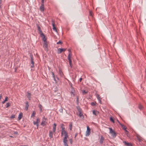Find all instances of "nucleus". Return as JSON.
<instances>
[{"label":"nucleus","mask_w":146,"mask_h":146,"mask_svg":"<svg viewBox=\"0 0 146 146\" xmlns=\"http://www.w3.org/2000/svg\"><path fill=\"white\" fill-rule=\"evenodd\" d=\"M109 129L110 130V133L111 134L113 137L115 138L116 136V133L112 129V128L110 127Z\"/></svg>","instance_id":"obj_1"},{"label":"nucleus","mask_w":146,"mask_h":146,"mask_svg":"<svg viewBox=\"0 0 146 146\" xmlns=\"http://www.w3.org/2000/svg\"><path fill=\"white\" fill-rule=\"evenodd\" d=\"M71 52L70 51L69 52V54L68 55V60L69 63L70 64V66L71 67H72V61L71 59Z\"/></svg>","instance_id":"obj_2"},{"label":"nucleus","mask_w":146,"mask_h":146,"mask_svg":"<svg viewBox=\"0 0 146 146\" xmlns=\"http://www.w3.org/2000/svg\"><path fill=\"white\" fill-rule=\"evenodd\" d=\"M87 129L86 131V136H88L90 134V130L88 126H87Z\"/></svg>","instance_id":"obj_3"},{"label":"nucleus","mask_w":146,"mask_h":146,"mask_svg":"<svg viewBox=\"0 0 146 146\" xmlns=\"http://www.w3.org/2000/svg\"><path fill=\"white\" fill-rule=\"evenodd\" d=\"M33 55L32 54H31L30 55V57L31 58V64L32 65L31 66V68H33L34 67V59L33 58Z\"/></svg>","instance_id":"obj_4"},{"label":"nucleus","mask_w":146,"mask_h":146,"mask_svg":"<svg viewBox=\"0 0 146 146\" xmlns=\"http://www.w3.org/2000/svg\"><path fill=\"white\" fill-rule=\"evenodd\" d=\"M68 137H64L63 139V142L64 143V146H68L67 143V138Z\"/></svg>","instance_id":"obj_5"},{"label":"nucleus","mask_w":146,"mask_h":146,"mask_svg":"<svg viewBox=\"0 0 146 146\" xmlns=\"http://www.w3.org/2000/svg\"><path fill=\"white\" fill-rule=\"evenodd\" d=\"M43 47H44V50L46 51H48V44H47V42H44Z\"/></svg>","instance_id":"obj_6"},{"label":"nucleus","mask_w":146,"mask_h":146,"mask_svg":"<svg viewBox=\"0 0 146 146\" xmlns=\"http://www.w3.org/2000/svg\"><path fill=\"white\" fill-rule=\"evenodd\" d=\"M63 135H64V137H68V133L66 131L61 132V136H62Z\"/></svg>","instance_id":"obj_7"},{"label":"nucleus","mask_w":146,"mask_h":146,"mask_svg":"<svg viewBox=\"0 0 146 146\" xmlns=\"http://www.w3.org/2000/svg\"><path fill=\"white\" fill-rule=\"evenodd\" d=\"M46 118L45 116H44L42 118V121L41 123V125H45L46 124Z\"/></svg>","instance_id":"obj_8"},{"label":"nucleus","mask_w":146,"mask_h":146,"mask_svg":"<svg viewBox=\"0 0 146 146\" xmlns=\"http://www.w3.org/2000/svg\"><path fill=\"white\" fill-rule=\"evenodd\" d=\"M66 49H63V48H58V54L66 50Z\"/></svg>","instance_id":"obj_9"},{"label":"nucleus","mask_w":146,"mask_h":146,"mask_svg":"<svg viewBox=\"0 0 146 146\" xmlns=\"http://www.w3.org/2000/svg\"><path fill=\"white\" fill-rule=\"evenodd\" d=\"M123 143L125 146H132V144L131 143L127 142L125 141H123Z\"/></svg>","instance_id":"obj_10"},{"label":"nucleus","mask_w":146,"mask_h":146,"mask_svg":"<svg viewBox=\"0 0 146 146\" xmlns=\"http://www.w3.org/2000/svg\"><path fill=\"white\" fill-rule=\"evenodd\" d=\"M40 36L42 37V40L44 41V42H47L46 41V39L45 37V36L43 33H42V34H41Z\"/></svg>","instance_id":"obj_11"},{"label":"nucleus","mask_w":146,"mask_h":146,"mask_svg":"<svg viewBox=\"0 0 146 146\" xmlns=\"http://www.w3.org/2000/svg\"><path fill=\"white\" fill-rule=\"evenodd\" d=\"M52 29L54 31L57 32V30L56 28L55 27V23L54 22H52Z\"/></svg>","instance_id":"obj_12"},{"label":"nucleus","mask_w":146,"mask_h":146,"mask_svg":"<svg viewBox=\"0 0 146 146\" xmlns=\"http://www.w3.org/2000/svg\"><path fill=\"white\" fill-rule=\"evenodd\" d=\"M40 9L41 11H44V5L41 4V5L40 7Z\"/></svg>","instance_id":"obj_13"},{"label":"nucleus","mask_w":146,"mask_h":146,"mask_svg":"<svg viewBox=\"0 0 146 146\" xmlns=\"http://www.w3.org/2000/svg\"><path fill=\"white\" fill-rule=\"evenodd\" d=\"M37 26L38 27V30L39 31V33L41 35L42 34V33H43L42 31L41 30L40 27L38 25H37Z\"/></svg>","instance_id":"obj_14"},{"label":"nucleus","mask_w":146,"mask_h":146,"mask_svg":"<svg viewBox=\"0 0 146 146\" xmlns=\"http://www.w3.org/2000/svg\"><path fill=\"white\" fill-rule=\"evenodd\" d=\"M75 90L72 87L71 88V95L72 94L73 96H75V94H74Z\"/></svg>","instance_id":"obj_15"},{"label":"nucleus","mask_w":146,"mask_h":146,"mask_svg":"<svg viewBox=\"0 0 146 146\" xmlns=\"http://www.w3.org/2000/svg\"><path fill=\"white\" fill-rule=\"evenodd\" d=\"M104 138L102 136H101V138L100 139V143L102 144L103 143V141L104 140Z\"/></svg>","instance_id":"obj_16"},{"label":"nucleus","mask_w":146,"mask_h":146,"mask_svg":"<svg viewBox=\"0 0 146 146\" xmlns=\"http://www.w3.org/2000/svg\"><path fill=\"white\" fill-rule=\"evenodd\" d=\"M118 123H119V124L121 126L122 128L124 130L126 129V126H125L123 125L122 124L120 123L119 121H118Z\"/></svg>","instance_id":"obj_17"},{"label":"nucleus","mask_w":146,"mask_h":146,"mask_svg":"<svg viewBox=\"0 0 146 146\" xmlns=\"http://www.w3.org/2000/svg\"><path fill=\"white\" fill-rule=\"evenodd\" d=\"M31 94L29 92H27V97L28 98L29 100H31Z\"/></svg>","instance_id":"obj_18"},{"label":"nucleus","mask_w":146,"mask_h":146,"mask_svg":"<svg viewBox=\"0 0 146 146\" xmlns=\"http://www.w3.org/2000/svg\"><path fill=\"white\" fill-rule=\"evenodd\" d=\"M49 135L50 138H52L53 137V133L52 131H49Z\"/></svg>","instance_id":"obj_19"},{"label":"nucleus","mask_w":146,"mask_h":146,"mask_svg":"<svg viewBox=\"0 0 146 146\" xmlns=\"http://www.w3.org/2000/svg\"><path fill=\"white\" fill-rule=\"evenodd\" d=\"M29 106L28 102H26L25 104V110H27L28 109V107Z\"/></svg>","instance_id":"obj_20"},{"label":"nucleus","mask_w":146,"mask_h":146,"mask_svg":"<svg viewBox=\"0 0 146 146\" xmlns=\"http://www.w3.org/2000/svg\"><path fill=\"white\" fill-rule=\"evenodd\" d=\"M99 112L98 111H96L95 110H93V113L94 115H97L98 113Z\"/></svg>","instance_id":"obj_21"},{"label":"nucleus","mask_w":146,"mask_h":146,"mask_svg":"<svg viewBox=\"0 0 146 146\" xmlns=\"http://www.w3.org/2000/svg\"><path fill=\"white\" fill-rule=\"evenodd\" d=\"M56 127V125L54 123L53 125V132H54L55 131Z\"/></svg>","instance_id":"obj_22"},{"label":"nucleus","mask_w":146,"mask_h":146,"mask_svg":"<svg viewBox=\"0 0 146 146\" xmlns=\"http://www.w3.org/2000/svg\"><path fill=\"white\" fill-rule=\"evenodd\" d=\"M59 74L61 77H63L64 75L63 72L60 70L59 71Z\"/></svg>","instance_id":"obj_23"},{"label":"nucleus","mask_w":146,"mask_h":146,"mask_svg":"<svg viewBox=\"0 0 146 146\" xmlns=\"http://www.w3.org/2000/svg\"><path fill=\"white\" fill-rule=\"evenodd\" d=\"M22 117H23L22 113H20L19 114V116L18 117L19 120L21 119L22 118Z\"/></svg>","instance_id":"obj_24"},{"label":"nucleus","mask_w":146,"mask_h":146,"mask_svg":"<svg viewBox=\"0 0 146 146\" xmlns=\"http://www.w3.org/2000/svg\"><path fill=\"white\" fill-rule=\"evenodd\" d=\"M79 115L80 117L81 118H83L84 117L83 113H82V112H80V113H79Z\"/></svg>","instance_id":"obj_25"},{"label":"nucleus","mask_w":146,"mask_h":146,"mask_svg":"<svg viewBox=\"0 0 146 146\" xmlns=\"http://www.w3.org/2000/svg\"><path fill=\"white\" fill-rule=\"evenodd\" d=\"M69 126V129H70V130H71L72 129V123H70Z\"/></svg>","instance_id":"obj_26"},{"label":"nucleus","mask_w":146,"mask_h":146,"mask_svg":"<svg viewBox=\"0 0 146 146\" xmlns=\"http://www.w3.org/2000/svg\"><path fill=\"white\" fill-rule=\"evenodd\" d=\"M33 124L35 125H36L37 127V128H38V126L39 125V124L38 123H37V122L35 121H34Z\"/></svg>","instance_id":"obj_27"},{"label":"nucleus","mask_w":146,"mask_h":146,"mask_svg":"<svg viewBox=\"0 0 146 146\" xmlns=\"http://www.w3.org/2000/svg\"><path fill=\"white\" fill-rule=\"evenodd\" d=\"M36 114V112L35 111H34L31 115V117H33L35 116Z\"/></svg>","instance_id":"obj_28"},{"label":"nucleus","mask_w":146,"mask_h":146,"mask_svg":"<svg viewBox=\"0 0 146 146\" xmlns=\"http://www.w3.org/2000/svg\"><path fill=\"white\" fill-rule=\"evenodd\" d=\"M139 108L140 110H142L143 108V107L140 104L139 106Z\"/></svg>","instance_id":"obj_29"},{"label":"nucleus","mask_w":146,"mask_h":146,"mask_svg":"<svg viewBox=\"0 0 146 146\" xmlns=\"http://www.w3.org/2000/svg\"><path fill=\"white\" fill-rule=\"evenodd\" d=\"M15 117V115H11V119H13Z\"/></svg>","instance_id":"obj_30"},{"label":"nucleus","mask_w":146,"mask_h":146,"mask_svg":"<svg viewBox=\"0 0 146 146\" xmlns=\"http://www.w3.org/2000/svg\"><path fill=\"white\" fill-rule=\"evenodd\" d=\"M42 106L41 105H40L39 106V108H40V111L41 112H42Z\"/></svg>","instance_id":"obj_31"},{"label":"nucleus","mask_w":146,"mask_h":146,"mask_svg":"<svg viewBox=\"0 0 146 146\" xmlns=\"http://www.w3.org/2000/svg\"><path fill=\"white\" fill-rule=\"evenodd\" d=\"M10 106V104L9 103H7L6 105V108H7L9 106Z\"/></svg>","instance_id":"obj_32"},{"label":"nucleus","mask_w":146,"mask_h":146,"mask_svg":"<svg viewBox=\"0 0 146 146\" xmlns=\"http://www.w3.org/2000/svg\"><path fill=\"white\" fill-rule=\"evenodd\" d=\"M110 120L113 122V123H114V121L113 119V118L112 117H110Z\"/></svg>","instance_id":"obj_33"},{"label":"nucleus","mask_w":146,"mask_h":146,"mask_svg":"<svg viewBox=\"0 0 146 146\" xmlns=\"http://www.w3.org/2000/svg\"><path fill=\"white\" fill-rule=\"evenodd\" d=\"M83 94H86L88 93L87 91H86L85 90H84L82 92Z\"/></svg>","instance_id":"obj_34"},{"label":"nucleus","mask_w":146,"mask_h":146,"mask_svg":"<svg viewBox=\"0 0 146 146\" xmlns=\"http://www.w3.org/2000/svg\"><path fill=\"white\" fill-rule=\"evenodd\" d=\"M62 42L60 40H59L58 42H57V44H62Z\"/></svg>","instance_id":"obj_35"},{"label":"nucleus","mask_w":146,"mask_h":146,"mask_svg":"<svg viewBox=\"0 0 146 146\" xmlns=\"http://www.w3.org/2000/svg\"><path fill=\"white\" fill-rule=\"evenodd\" d=\"M91 105L92 106H95L96 105V104L94 102H92L91 103Z\"/></svg>","instance_id":"obj_36"},{"label":"nucleus","mask_w":146,"mask_h":146,"mask_svg":"<svg viewBox=\"0 0 146 146\" xmlns=\"http://www.w3.org/2000/svg\"><path fill=\"white\" fill-rule=\"evenodd\" d=\"M39 121V118H38L36 119V122H37V123H38Z\"/></svg>","instance_id":"obj_37"},{"label":"nucleus","mask_w":146,"mask_h":146,"mask_svg":"<svg viewBox=\"0 0 146 146\" xmlns=\"http://www.w3.org/2000/svg\"><path fill=\"white\" fill-rule=\"evenodd\" d=\"M69 141H70V144H72V139H70Z\"/></svg>","instance_id":"obj_38"},{"label":"nucleus","mask_w":146,"mask_h":146,"mask_svg":"<svg viewBox=\"0 0 146 146\" xmlns=\"http://www.w3.org/2000/svg\"><path fill=\"white\" fill-rule=\"evenodd\" d=\"M8 98L7 97H6L5 98V102H6L8 100Z\"/></svg>","instance_id":"obj_39"},{"label":"nucleus","mask_w":146,"mask_h":146,"mask_svg":"<svg viewBox=\"0 0 146 146\" xmlns=\"http://www.w3.org/2000/svg\"><path fill=\"white\" fill-rule=\"evenodd\" d=\"M61 127L62 129V128H64V124H62L61 125Z\"/></svg>","instance_id":"obj_40"},{"label":"nucleus","mask_w":146,"mask_h":146,"mask_svg":"<svg viewBox=\"0 0 146 146\" xmlns=\"http://www.w3.org/2000/svg\"><path fill=\"white\" fill-rule=\"evenodd\" d=\"M59 111L60 112L62 113L63 112V109L62 108H61L59 110Z\"/></svg>","instance_id":"obj_41"},{"label":"nucleus","mask_w":146,"mask_h":146,"mask_svg":"<svg viewBox=\"0 0 146 146\" xmlns=\"http://www.w3.org/2000/svg\"><path fill=\"white\" fill-rule=\"evenodd\" d=\"M66 131L65 130V128H62V130H61V132H63V131Z\"/></svg>","instance_id":"obj_42"},{"label":"nucleus","mask_w":146,"mask_h":146,"mask_svg":"<svg viewBox=\"0 0 146 146\" xmlns=\"http://www.w3.org/2000/svg\"><path fill=\"white\" fill-rule=\"evenodd\" d=\"M44 0H41V4H42L43 5H44Z\"/></svg>","instance_id":"obj_43"},{"label":"nucleus","mask_w":146,"mask_h":146,"mask_svg":"<svg viewBox=\"0 0 146 146\" xmlns=\"http://www.w3.org/2000/svg\"><path fill=\"white\" fill-rule=\"evenodd\" d=\"M97 99H99V98H101L100 97V96H99V95L98 94H97Z\"/></svg>","instance_id":"obj_44"},{"label":"nucleus","mask_w":146,"mask_h":146,"mask_svg":"<svg viewBox=\"0 0 146 146\" xmlns=\"http://www.w3.org/2000/svg\"><path fill=\"white\" fill-rule=\"evenodd\" d=\"M98 100L99 101V102L101 104L102 101L101 100V98H99V99H98Z\"/></svg>","instance_id":"obj_45"},{"label":"nucleus","mask_w":146,"mask_h":146,"mask_svg":"<svg viewBox=\"0 0 146 146\" xmlns=\"http://www.w3.org/2000/svg\"><path fill=\"white\" fill-rule=\"evenodd\" d=\"M78 111L79 113H80V112H81L82 110L80 108H79V109H78Z\"/></svg>","instance_id":"obj_46"},{"label":"nucleus","mask_w":146,"mask_h":146,"mask_svg":"<svg viewBox=\"0 0 146 146\" xmlns=\"http://www.w3.org/2000/svg\"><path fill=\"white\" fill-rule=\"evenodd\" d=\"M78 111L79 113H80V112H81L82 110L80 108H79V109H78Z\"/></svg>","instance_id":"obj_47"},{"label":"nucleus","mask_w":146,"mask_h":146,"mask_svg":"<svg viewBox=\"0 0 146 146\" xmlns=\"http://www.w3.org/2000/svg\"><path fill=\"white\" fill-rule=\"evenodd\" d=\"M92 13L91 11H90L89 14H90V16H92Z\"/></svg>","instance_id":"obj_48"},{"label":"nucleus","mask_w":146,"mask_h":146,"mask_svg":"<svg viewBox=\"0 0 146 146\" xmlns=\"http://www.w3.org/2000/svg\"><path fill=\"white\" fill-rule=\"evenodd\" d=\"M52 75L53 77L54 78V77H55L54 74V73L53 72H52Z\"/></svg>","instance_id":"obj_49"},{"label":"nucleus","mask_w":146,"mask_h":146,"mask_svg":"<svg viewBox=\"0 0 146 146\" xmlns=\"http://www.w3.org/2000/svg\"><path fill=\"white\" fill-rule=\"evenodd\" d=\"M78 134V133H76V134H75V138L76 136Z\"/></svg>","instance_id":"obj_50"},{"label":"nucleus","mask_w":146,"mask_h":146,"mask_svg":"<svg viewBox=\"0 0 146 146\" xmlns=\"http://www.w3.org/2000/svg\"><path fill=\"white\" fill-rule=\"evenodd\" d=\"M125 130V131L127 133H126L127 134H128V132L126 130V129H124Z\"/></svg>","instance_id":"obj_51"},{"label":"nucleus","mask_w":146,"mask_h":146,"mask_svg":"<svg viewBox=\"0 0 146 146\" xmlns=\"http://www.w3.org/2000/svg\"><path fill=\"white\" fill-rule=\"evenodd\" d=\"M82 80V78H80V79H79V81L80 82H81Z\"/></svg>","instance_id":"obj_52"},{"label":"nucleus","mask_w":146,"mask_h":146,"mask_svg":"<svg viewBox=\"0 0 146 146\" xmlns=\"http://www.w3.org/2000/svg\"><path fill=\"white\" fill-rule=\"evenodd\" d=\"M54 78V80L56 82V83H57V82H56V80L55 78V77H54V78Z\"/></svg>","instance_id":"obj_53"},{"label":"nucleus","mask_w":146,"mask_h":146,"mask_svg":"<svg viewBox=\"0 0 146 146\" xmlns=\"http://www.w3.org/2000/svg\"><path fill=\"white\" fill-rule=\"evenodd\" d=\"M1 3H0V9H1Z\"/></svg>","instance_id":"obj_54"},{"label":"nucleus","mask_w":146,"mask_h":146,"mask_svg":"<svg viewBox=\"0 0 146 146\" xmlns=\"http://www.w3.org/2000/svg\"><path fill=\"white\" fill-rule=\"evenodd\" d=\"M14 133L15 134H17L18 133L17 132H15Z\"/></svg>","instance_id":"obj_55"},{"label":"nucleus","mask_w":146,"mask_h":146,"mask_svg":"<svg viewBox=\"0 0 146 146\" xmlns=\"http://www.w3.org/2000/svg\"><path fill=\"white\" fill-rule=\"evenodd\" d=\"M6 102H5V100H4L3 101V102L2 103L4 104V103Z\"/></svg>","instance_id":"obj_56"},{"label":"nucleus","mask_w":146,"mask_h":146,"mask_svg":"<svg viewBox=\"0 0 146 146\" xmlns=\"http://www.w3.org/2000/svg\"><path fill=\"white\" fill-rule=\"evenodd\" d=\"M77 100V102H78V98H77V100Z\"/></svg>","instance_id":"obj_57"},{"label":"nucleus","mask_w":146,"mask_h":146,"mask_svg":"<svg viewBox=\"0 0 146 146\" xmlns=\"http://www.w3.org/2000/svg\"><path fill=\"white\" fill-rule=\"evenodd\" d=\"M79 108H80L79 107H77V109H78H78H79Z\"/></svg>","instance_id":"obj_58"},{"label":"nucleus","mask_w":146,"mask_h":146,"mask_svg":"<svg viewBox=\"0 0 146 146\" xmlns=\"http://www.w3.org/2000/svg\"><path fill=\"white\" fill-rule=\"evenodd\" d=\"M70 51H70V49H68V51H69V52Z\"/></svg>","instance_id":"obj_59"},{"label":"nucleus","mask_w":146,"mask_h":146,"mask_svg":"<svg viewBox=\"0 0 146 146\" xmlns=\"http://www.w3.org/2000/svg\"><path fill=\"white\" fill-rule=\"evenodd\" d=\"M2 0H0V3H1Z\"/></svg>","instance_id":"obj_60"},{"label":"nucleus","mask_w":146,"mask_h":146,"mask_svg":"<svg viewBox=\"0 0 146 146\" xmlns=\"http://www.w3.org/2000/svg\"><path fill=\"white\" fill-rule=\"evenodd\" d=\"M10 137H13L12 136H10Z\"/></svg>","instance_id":"obj_61"},{"label":"nucleus","mask_w":146,"mask_h":146,"mask_svg":"<svg viewBox=\"0 0 146 146\" xmlns=\"http://www.w3.org/2000/svg\"><path fill=\"white\" fill-rule=\"evenodd\" d=\"M1 137H2L1 136H0V138H1Z\"/></svg>","instance_id":"obj_62"}]
</instances>
